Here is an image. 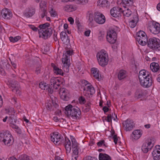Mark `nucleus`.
<instances>
[{
    "instance_id": "nucleus-1",
    "label": "nucleus",
    "mask_w": 160,
    "mask_h": 160,
    "mask_svg": "<svg viewBox=\"0 0 160 160\" xmlns=\"http://www.w3.org/2000/svg\"><path fill=\"white\" fill-rule=\"evenodd\" d=\"M62 83V82L61 79L57 78H52L50 81L49 86L44 82H41L40 83L39 87L42 89L47 90L50 93H52L53 89L56 90L58 87Z\"/></svg>"
},
{
    "instance_id": "nucleus-2",
    "label": "nucleus",
    "mask_w": 160,
    "mask_h": 160,
    "mask_svg": "<svg viewBox=\"0 0 160 160\" xmlns=\"http://www.w3.org/2000/svg\"><path fill=\"white\" fill-rule=\"evenodd\" d=\"M65 113L68 116L74 120L80 118L81 111L77 107L69 104L65 107Z\"/></svg>"
},
{
    "instance_id": "nucleus-3",
    "label": "nucleus",
    "mask_w": 160,
    "mask_h": 160,
    "mask_svg": "<svg viewBox=\"0 0 160 160\" xmlns=\"http://www.w3.org/2000/svg\"><path fill=\"white\" fill-rule=\"evenodd\" d=\"M40 29L38 30L39 37L44 39L50 37L52 33V28L49 23L46 22L40 24L39 26Z\"/></svg>"
},
{
    "instance_id": "nucleus-4",
    "label": "nucleus",
    "mask_w": 160,
    "mask_h": 160,
    "mask_svg": "<svg viewBox=\"0 0 160 160\" xmlns=\"http://www.w3.org/2000/svg\"><path fill=\"white\" fill-rule=\"evenodd\" d=\"M4 82L10 88H12L13 92H15L17 94L20 95V87L17 81L12 80L11 78H8L4 79Z\"/></svg>"
},
{
    "instance_id": "nucleus-5",
    "label": "nucleus",
    "mask_w": 160,
    "mask_h": 160,
    "mask_svg": "<svg viewBox=\"0 0 160 160\" xmlns=\"http://www.w3.org/2000/svg\"><path fill=\"white\" fill-rule=\"evenodd\" d=\"M97 57L99 65L104 67L107 65L108 61V56L105 51L102 50L98 52Z\"/></svg>"
},
{
    "instance_id": "nucleus-6",
    "label": "nucleus",
    "mask_w": 160,
    "mask_h": 160,
    "mask_svg": "<svg viewBox=\"0 0 160 160\" xmlns=\"http://www.w3.org/2000/svg\"><path fill=\"white\" fill-rule=\"evenodd\" d=\"M148 46L153 50H160V41L156 38H151L148 40Z\"/></svg>"
},
{
    "instance_id": "nucleus-7",
    "label": "nucleus",
    "mask_w": 160,
    "mask_h": 160,
    "mask_svg": "<svg viewBox=\"0 0 160 160\" xmlns=\"http://www.w3.org/2000/svg\"><path fill=\"white\" fill-rule=\"evenodd\" d=\"M117 34L115 31L113 29H110L107 32L106 38L107 41L111 43H114L117 39Z\"/></svg>"
},
{
    "instance_id": "nucleus-8",
    "label": "nucleus",
    "mask_w": 160,
    "mask_h": 160,
    "mask_svg": "<svg viewBox=\"0 0 160 160\" xmlns=\"http://www.w3.org/2000/svg\"><path fill=\"white\" fill-rule=\"evenodd\" d=\"M83 95L86 98H90L95 92V90L93 86L89 84L86 86L83 89Z\"/></svg>"
},
{
    "instance_id": "nucleus-9",
    "label": "nucleus",
    "mask_w": 160,
    "mask_h": 160,
    "mask_svg": "<svg viewBox=\"0 0 160 160\" xmlns=\"http://www.w3.org/2000/svg\"><path fill=\"white\" fill-rule=\"evenodd\" d=\"M149 29L152 33L157 34L160 32V25L158 23L153 22L149 26Z\"/></svg>"
},
{
    "instance_id": "nucleus-10",
    "label": "nucleus",
    "mask_w": 160,
    "mask_h": 160,
    "mask_svg": "<svg viewBox=\"0 0 160 160\" xmlns=\"http://www.w3.org/2000/svg\"><path fill=\"white\" fill-rule=\"evenodd\" d=\"M69 58L66 55L62 58V62L63 63L62 69L66 72H68L69 71Z\"/></svg>"
},
{
    "instance_id": "nucleus-11",
    "label": "nucleus",
    "mask_w": 160,
    "mask_h": 160,
    "mask_svg": "<svg viewBox=\"0 0 160 160\" xmlns=\"http://www.w3.org/2000/svg\"><path fill=\"white\" fill-rule=\"evenodd\" d=\"M94 19L97 23L100 24L104 23L105 21V18L104 16L99 12L95 13Z\"/></svg>"
},
{
    "instance_id": "nucleus-12",
    "label": "nucleus",
    "mask_w": 160,
    "mask_h": 160,
    "mask_svg": "<svg viewBox=\"0 0 160 160\" xmlns=\"http://www.w3.org/2000/svg\"><path fill=\"white\" fill-rule=\"evenodd\" d=\"M59 94L62 99L65 101L68 100L69 97V92L66 88H60L59 89Z\"/></svg>"
},
{
    "instance_id": "nucleus-13",
    "label": "nucleus",
    "mask_w": 160,
    "mask_h": 160,
    "mask_svg": "<svg viewBox=\"0 0 160 160\" xmlns=\"http://www.w3.org/2000/svg\"><path fill=\"white\" fill-rule=\"evenodd\" d=\"M139 82L141 86L146 88L150 87L152 83V80L149 76L140 81Z\"/></svg>"
},
{
    "instance_id": "nucleus-14",
    "label": "nucleus",
    "mask_w": 160,
    "mask_h": 160,
    "mask_svg": "<svg viewBox=\"0 0 160 160\" xmlns=\"http://www.w3.org/2000/svg\"><path fill=\"white\" fill-rule=\"evenodd\" d=\"M123 125L126 131L131 130L134 126L133 122L128 119L124 121L123 123Z\"/></svg>"
},
{
    "instance_id": "nucleus-15",
    "label": "nucleus",
    "mask_w": 160,
    "mask_h": 160,
    "mask_svg": "<svg viewBox=\"0 0 160 160\" xmlns=\"http://www.w3.org/2000/svg\"><path fill=\"white\" fill-rule=\"evenodd\" d=\"M122 12V8H116L115 7L112 8L110 11L111 15L114 17L117 18L121 15Z\"/></svg>"
},
{
    "instance_id": "nucleus-16",
    "label": "nucleus",
    "mask_w": 160,
    "mask_h": 160,
    "mask_svg": "<svg viewBox=\"0 0 160 160\" xmlns=\"http://www.w3.org/2000/svg\"><path fill=\"white\" fill-rule=\"evenodd\" d=\"M35 8L30 6L26 9L24 12V16L27 18L31 17L35 13Z\"/></svg>"
},
{
    "instance_id": "nucleus-17",
    "label": "nucleus",
    "mask_w": 160,
    "mask_h": 160,
    "mask_svg": "<svg viewBox=\"0 0 160 160\" xmlns=\"http://www.w3.org/2000/svg\"><path fill=\"white\" fill-rule=\"evenodd\" d=\"M142 134V133L140 130H136L132 132L131 137L132 139L137 140L141 137Z\"/></svg>"
},
{
    "instance_id": "nucleus-18",
    "label": "nucleus",
    "mask_w": 160,
    "mask_h": 160,
    "mask_svg": "<svg viewBox=\"0 0 160 160\" xmlns=\"http://www.w3.org/2000/svg\"><path fill=\"white\" fill-rule=\"evenodd\" d=\"M60 35L61 39L63 43H66V45H68V44L69 43L70 40L66 32H62Z\"/></svg>"
},
{
    "instance_id": "nucleus-19",
    "label": "nucleus",
    "mask_w": 160,
    "mask_h": 160,
    "mask_svg": "<svg viewBox=\"0 0 160 160\" xmlns=\"http://www.w3.org/2000/svg\"><path fill=\"white\" fill-rule=\"evenodd\" d=\"M1 13L2 17L5 19H10L12 16V13L8 10V9H2Z\"/></svg>"
},
{
    "instance_id": "nucleus-20",
    "label": "nucleus",
    "mask_w": 160,
    "mask_h": 160,
    "mask_svg": "<svg viewBox=\"0 0 160 160\" xmlns=\"http://www.w3.org/2000/svg\"><path fill=\"white\" fill-rule=\"evenodd\" d=\"M50 138L51 139L54 140H55V139L57 140L63 139V138L62 135L59 132H53L50 134Z\"/></svg>"
},
{
    "instance_id": "nucleus-21",
    "label": "nucleus",
    "mask_w": 160,
    "mask_h": 160,
    "mask_svg": "<svg viewBox=\"0 0 160 160\" xmlns=\"http://www.w3.org/2000/svg\"><path fill=\"white\" fill-rule=\"evenodd\" d=\"M146 94V91L144 90H138L135 92V97L138 99L142 98Z\"/></svg>"
},
{
    "instance_id": "nucleus-22",
    "label": "nucleus",
    "mask_w": 160,
    "mask_h": 160,
    "mask_svg": "<svg viewBox=\"0 0 160 160\" xmlns=\"http://www.w3.org/2000/svg\"><path fill=\"white\" fill-rule=\"evenodd\" d=\"M149 76V75L148 74V72H147L145 70L143 69L141 70L139 72L138 75L139 81H140L143 79H144V78H147Z\"/></svg>"
},
{
    "instance_id": "nucleus-23",
    "label": "nucleus",
    "mask_w": 160,
    "mask_h": 160,
    "mask_svg": "<svg viewBox=\"0 0 160 160\" xmlns=\"http://www.w3.org/2000/svg\"><path fill=\"white\" fill-rule=\"evenodd\" d=\"M51 66L53 68L54 72L56 74H59L63 76V71L57 67L54 63L51 64Z\"/></svg>"
},
{
    "instance_id": "nucleus-24",
    "label": "nucleus",
    "mask_w": 160,
    "mask_h": 160,
    "mask_svg": "<svg viewBox=\"0 0 160 160\" xmlns=\"http://www.w3.org/2000/svg\"><path fill=\"white\" fill-rule=\"evenodd\" d=\"M97 3L98 6L101 7H107L110 4L109 2L107 0H99Z\"/></svg>"
},
{
    "instance_id": "nucleus-25",
    "label": "nucleus",
    "mask_w": 160,
    "mask_h": 160,
    "mask_svg": "<svg viewBox=\"0 0 160 160\" xmlns=\"http://www.w3.org/2000/svg\"><path fill=\"white\" fill-rule=\"evenodd\" d=\"M64 144L66 148L67 153H70L72 148L71 143L70 141H65Z\"/></svg>"
},
{
    "instance_id": "nucleus-26",
    "label": "nucleus",
    "mask_w": 160,
    "mask_h": 160,
    "mask_svg": "<svg viewBox=\"0 0 160 160\" xmlns=\"http://www.w3.org/2000/svg\"><path fill=\"white\" fill-rule=\"evenodd\" d=\"M99 160H111V157L106 153H100L99 155Z\"/></svg>"
},
{
    "instance_id": "nucleus-27",
    "label": "nucleus",
    "mask_w": 160,
    "mask_h": 160,
    "mask_svg": "<svg viewBox=\"0 0 160 160\" xmlns=\"http://www.w3.org/2000/svg\"><path fill=\"white\" fill-rule=\"evenodd\" d=\"M150 68L153 72H155L159 70V66L158 63L153 62L151 64Z\"/></svg>"
},
{
    "instance_id": "nucleus-28",
    "label": "nucleus",
    "mask_w": 160,
    "mask_h": 160,
    "mask_svg": "<svg viewBox=\"0 0 160 160\" xmlns=\"http://www.w3.org/2000/svg\"><path fill=\"white\" fill-rule=\"evenodd\" d=\"M109 137L110 139H113V140H120L123 139L122 134H120V136L118 137L115 134L114 132L111 133V135Z\"/></svg>"
},
{
    "instance_id": "nucleus-29",
    "label": "nucleus",
    "mask_w": 160,
    "mask_h": 160,
    "mask_svg": "<svg viewBox=\"0 0 160 160\" xmlns=\"http://www.w3.org/2000/svg\"><path fill=\"white\" fill-rule=\"evenodd\" d=\"M92 73L93 74V77L99 80V76L100 75L99 71L98 69L96 68H92L91 69Z\"/></svg>"
},
{
    "instance_id": "nucleus-30",
    "label": "nucleus",
    "mask_w": 160,
    "mask_h": 160,
    "mask_svg": "<svg viewBox=\"0 0 160 160\" xmlns=\"http://www.w3.org/2000/svg\"><path fill=\"white\" fill-rule=\"evenodd\" d=\"M4 137L2 140H12L13 139L12 136L9 131H6L4 132Z\"/></svg>"
},
{
    "instance_id": "nucleus-31",
    "label": "nucleus",
    "mask_w": 160,
    "mask_h": 160,
    "mask_svg": "<svg viewBox=\"0 0 160 160\" xmlns=\"http://www.w3.org/2000/svg\"><path fill=\"white\" fill-rule=\"evenodd\" d=\"M123 3L125 4L123 7L124 8H126L127 7H129L133 5V0H122Z\"/></svg>"
},
{
    "instance_id": "nucleus-32",
    "label": "nucleus",
    "mask_w": 160,
    "mask_h": 160,
    "mask_svg": "<svg viewBox=\"0 0 160 160\" xmlns=\"http://www.w3.org/2000/svg\"><path fill=\"white\" fill-rule=\"evenodd\" d=\"M137 40L138 42H139L141 38H142L145 36H146V34L144 32L142 31H140L137 33Z\"/></svg>"
},
{
    "instance_id": "nucleus-33",
    "label": "nucleus",
    "mask_w": 160,
    "mask_h": 160,
    "mask_svg": "<svg viewBox=\"0 0 160 160\" xmlns=\"http://www.w3.org/2000/svg\"><path fill=\"white\" fill-rule=\"evenodd\" d=\"M153 159L154 160H159L160 158V151L153 150L152 152Z\"/></svg>"
},
{
    "instance_id": "nucleus-34",
    "label": "nucleus",
    "mask_w": 160,
    "mask_h": 160,
    "mask_svg": "<svg viewBox=\"0 0 160 160\" xmlns=\"http://www.w3.org/2000/svg\"><path fill=\"white\" fill-rule=\"evenodd\" d=\"M75 0H62V1L63 2H72ZM77 3L78 4L82 5H85L88 2V0H76Z\"/></svg>"
},
{
    "instance_id": "nucleus-35",
    "label": "nucleus",
    "mask_w": 160,
    "mask_h": 160,
    "mask_svg": "<svg viewBox=\"0 0 160 160\" xmlns=\"http://www.w3.org/2000/svg\"><path fill=\"white\" fill-rule=\"evenodd\" d=\"M138 22V19L136 16L133 19H132L129 22V25L132 28L135 27L137 23Z\"/></svg>"
},
{
    "instance_id": "nucleus-36",
    "label": "nucleus",
    "mask_w": 160,
    "mask_h": 160,
    "mask_svg": "<svg viewBox=\"0 0 160 160\" xmlns=\"http://www.w3.org/2000/svg\"><path fill=\"white\" fill-rule=\"evenodd\" d=\"M124 9H123L122 8V13L124 16H126V17H129L132 14V12L129 9L128 7H127L126 8H124Z\"/></svg>"
},
{
    "instance_id": "nucleus-37",
    "label": "nucleus",
    "mask_w": 160,
    "mask_h": 160,
    "mask_svg": "<svg viewBox=\"0 0 160 160\" xmlns=\"http://www.w3.org/2000/svg\"><path fill=\"white\" fill-rule=\"evenodd\" d=\"M127 76L126 72L125 71L123 70H120L118 73V78L120 80L125 78Z\"/></svg>"
},
{
    "instance_id": "nucleus-38",
    "label": "nucleus",
    "mask_w": 160,
    "mask_h": 160,
    "mask_svg": "<svg viewBox=\"0 0 160 160\" xmlns=\"http://www.w3.org/2000/svg\"><path fill=\"white\" fill-rule=\"evenodd\" d=\"M148 38L147 37V35L145 36L142 38H141L139 42H138L141 45L144 46L148 43Z\"/></svg>"
},
{
    "instance_id": "nucleus-39",
    "label": "nucleus",
    "mask_w": 160,
    "mask_h": 160,
    "mask_svg": "<svg viewBox=\"0 0 160 160\" xmlns=\"http://www.w3.org/2000/svg\"><path fill=\"white\" fill-rule=\"evenodd\" d=\"M143 145H145L146 148H148V149H151L154 146L153 143H152L151 141H147V142L144 143Z\"/></svg>"
},
{
    "instance_id": "nucleus-40",
    "label": "nucleus",
    "mask_w": 160,
    "mask_h": 160,
    "mask_svg": "<svg viewBox=\"0 0 160 160\" xmlns=\"http://www.w3.org/2000/svg\"><path fill=\"white\" fill-rule=\"evenodd\" d=\"M14 141H0L1 144L8 146L12 145Z\"/></svg>"
},
{
    "instance_id": "nucleus-41",
    "label": "nucleus",
    "mask_w": 160,
    "mask_h": 160,
    "mask_svg": "<svg viewBox=\"0 0 160 160\" xmlns=\"http://www.w3.org/2000/svg\"><path fill=\"white\" fill-rule=\"evenodd\" d=\"M64 10L68 12H71L75 9L72 5H67L64 7Z\"/></svg>"
},
{
    "instance_id": "nucleus-42",
    "label": "nucleus",
    "mask_w": 160,
    "mask_h": 160,
    "mask_svg": "<svg viewBox=\"0 0 160 160\" xmlns=\"http://www.w3.org/2000/svg\"><path fill=\"white\" fill-rule=\"evenodd\" d=\"M21 38V37L19 36H17L14 38L12 37H10L9 38V40L11 42H14L18 41Z\"/></svg>"
},
{
    "instance_id": "nucleus-43",
    "label": "nucleus",
    "mask_w": 160,
    "mask_h": 160,
    "mask_svg": "<svg viewBox=\"0 0 160 160\" xmlns=\"http://www.w3.org/2000/svg\"><path fill=\"white\" fill-rule=\"evenodd\" d=\"M46 2L44 0L42 1L40 3V10L43 9H47L46 7Z\"/></svg>"
},
{
    "instance_id": "nucleus-44",
    "label": "nucleus",
    "mask_w": 160,
    "mask_h": 160,
    "mask_svg": "<svg viewBox=\"0 0 160 160\" xmlns=\"http://www.w3.org/2000/svg\"><path fill=\"white\" fill-rule=\"evenodd\" d=\"M18 160H30V158L27 155L24 154L19 156Z\"/></svg>"
},
{
    "instance_id": "nucleus-45",
    "label": "nucleus",
    "mask_w": 160,
    "mask_h": 160,
    "mask_svg": "<svg viewBox=\"0 0 160 160\" xmlns=\"http://www.w3.org/2000/svg\"><path fill=\"white\" fill-rule=\"evenodd\" d=\"M79 102L80 104H84L86 102L85 98L83 96H82L78 98Z\"/></svg>"
},
{
    "instance_id": "nucleus-46",
    "label": "nucleus",
    "mask_w": 160,
    "mask_h": 160,
    "mask_svg": "<svg viewBox=\"0 0 160 160\" xmlns=\"http://www.w3.org/2000/svg\"><path fill=\"white\" fill-rule=\"evenodd\" d=\"M47 10L45 9H43L40 10V12L41 13L40 16L42 18H43L47 14Z\"/></svg>"
},
{
    "instance_id": "nucleus-47",
    "label": "nucleus",
    "mask_w": 160,
    "mask_h": 160,
    "mask_svg": "<svg viewBox=\"0 0 160 160\" xmlns=\"http://www.w3.org/2000/svg\"><path fill=\"white\" fill-rule=\"evenodd\" d=\"M73 53V51L72 49H68L64 53V55L63 56V58L65 56V55H67L68 57L69 58V56L72 54Z\"/></svg>"
},
{
    "instance_id": "nucleus-48",
    "label": "nucleus",
    "mask_w": 160,
    "mask_h": 160,
    "mask_svg": "<svg viewBox=\"0 0 160 160\" xmlns=\"http://www.w3.org/2000/svg\"><path fill=\"white\" fill-rule=\"evenodd\" d=\"M72 142V148H78L79 144L76 142V141H71Z\"/></svg>"
},
{
    "instance_id": "nucleus-49",
    "label": "nucleus",
    "mask_w": 160,
    "mask_h": 160,
    "mask_svg": "<svg viewBox=\"0 0 160 160\" xmlns=\"http://www.w3.org/2000/svg\"><path fill=\"white\" fill-rule=\"evenodd\" d=\"M145 145H142V151L144 153H147L148 151L151 149H148V148H146V146Z\"/></svg>"
},
{
    "instance_id": "nucleus-50",
    "label": "nucleus",
    "mask_w": 160,
    "mask_h": 160,
    "mask_svg": "<svg viewBox=\"0 0 160 160\" xmlns=\"http://www.w3.org/2000/svg\"><path fill=\"white\" fill-rule=\"evenodd\" d=\"M43 69L42 67L41 66H39L36 68L35 70V73L38 74L40 73L41 71Z\"/></svg>"
},
{
    "instance_id": "nucleus-51",
    "label": "nucleus",
    "mask_w": 160,
    "mask_h": 160,
    "mask_svg": "<svg viewBox=\"0 0 160 160\" xmlns=\"http://www.w3.org/2000/svg\"><path fill=\"white\" fill-rule=\"evenodd\" d=\"M49 12L51 16L55 17L57 15V13L56 12L53 10L52 8H51Z\"/></svg>"
},
{
    "instance_id": "nucleus-52",
    "label": "nucleus",
    "mask_w": 160,
    "mask_h": 160,
    "mask_svg": "<svg viewBox=\"0 0 160 160\" xmlns=\"http://www.w3.org/2000/svg\"><path fill=\"white\" fill-rule=\"evenodd\" d=\"M70 139L71 140H75V138L72 135H69L68 137H65V140H69Z\"/></svg>"
},
{
    "instance_id": "nucleus-53",
    "label": "nucleus",
    "mask_w": 160,
    "mask_h": 160,
    "mask_svg": "<svg viewBox=\"0 0 160 160\" xmlns=\"http://www.w3.org/2000/svg\"><path fill=\"white\" fill-rule=\"evenodd\" d=\"M78 148H72L73 155H78Z\"/></svg>"
},
{
    "instance_id": "nucleus-54",
    "label": "nucleus",
    "mask_w": 160,
    "mask_h": 160,
    "mask_svg": "<svg viewBox=\"0 0 160 160\" xmlns=\"http://www.w3.org/2000/svg\"><path fill=\"white\" fill-rule=\"evenodd\" d=\"M88 21L89 22L91 23L93 21V15L92 13H90L88 16Z\"/></svg>"
},
{
    "instance_id": "nucleus-55",
    "label": "nucleus",
    "mask_w": 160,
    "mask_h": 160,
    "mask_svg": "<svg viewBox=\"0 0 160 160\" xmlns=\"http://www.w3.org/2000/svg\"><path fill=\"white\" fill-rule=\"evenodd\" d=\"M83 160H97L95 158L90 156H88L84 158Z\"/></svg>"
},
{
    "instance_id": "nucleus-56",
    "label": "nucleus",
    "mask_w": 160,
    "mask_h": 160,
    "mask_svg": "<svg viewBox=\"0 0 160 160\" xmlns=\"http://www.w3.org/2000/svg\"><path fill=\"white\" fill-rule=\"evenodd\" d=\"M105 141H100L99 142H98L97 143V145L99 147H101L102 145H103L104 146H105Z\"/></svg>"
},
{
    "instance_id": "nucleus-57",
    "label": "nucleus",
    "mask_w": 160,
    "mask_h": 160,
    "mask_svg": "<svg viewBox=\"0 0 160 160\" xmlns=\"http://www.w3.org/2000/svg\"><path fill=\"white\" fill-rule=\"evenodd\" d=\"M90 104L91 103L88 102L86 105V111H88L89 110L90 108Z\"/></svg>"
},
{
    "instance_id": "nucleus-58",
    "label": "nucleus",
    "mask_w": 160,
    "mask_h": 160,
    "mask_svg": "<svg viewBox=\"0 0 160 160\" xmlns=\"http://www.w3.org/2000/svg\"><path fill=\"white\" fill-rule=\"evenodd\" d=\"M55 145H60L62 143V141H52Z\"/></svg>"
},
{
    "instance_id": "nucleus-59",
    "label": "nucleus",
    "mask_w": 160,
    "mask_h": 160,
    "mask_svg": "<svg viewBox=\"0 0 160 160\" xmlns=\"http://www.w3.org/2000/svg\"><path fill=\"white\" fill-rule=\"evenodd\" d=\"M29 27L35 31H37L38 29L37 28L35 27L34 26L32 25H30L29 26Z\"/></svg>"
},
{
    "instance_id": "nucleus-60",
    "label": "nucleus",
    "mask_w": 160,
    "mask_h": 160,
    "mask_svg": "<svg viewBox=\"0 0 160 160\" xmlns=\"http://www.w3.org/2000/svg\"><path fill=\"white\" fill-rule=\"evenodd\" d=\"M106 120L108 122H112V116L111 115H109L107 117Z\"/></svg>"
},
{
    "instance_id": "nucleus-61",
    "label": "nucleus",
    "mask_w": 160,
    "mask_h": 160,
    "mask_svg": "<svg viewBox=\"0 0 160 160\" xmlns=\"http://www.w3.org/2000/svg\"><path fill=\"white\" fill-rule=\"evenodd\" d=\"M68 21L70 22V23L71 24H73L74 22V20L71 17H69L68 19Z\"/></svg>"
},
{
    "instance_id": "nucleus-62",
    "label": "nucleus",
    "mask_w": 160,
    "mask_h": 160,
    "mask_svg": "<svg viewBox=\"0 0 160 160\" xmlns=\"http://www.w3.org/2000/svg\"><path fill=\"white\" fill-rule=\"evenodd\" d=\"M54 99H55V100H54L55 101H54L53 100H52V104L56 108L58 106V104H57V103L56 102V99L55 98H54Z\"/></svg>"
},
{
    "instance_id": "nucleus-63",
    "label": "nucleus",
    "mask_w": 160,
    "mask_h": 160,
    "mask_svg": "<svg viewBox=\"0 0 160 160\" xmlns=\"http://www.w3.org/2000/svg\"><path fill=\"white\" fill-rule=\"evenodd\" d=\"M102 109L105 113L108 112L109 110L107 106L104 107Z\"/></svg>"
},
{
    "instance_id": "nucleus-64",
    "label": "nucleus",
    "mask_w": 160,
    "mask_h": 160,
    "mask_svg": "<svg viewBox=\"0 0 160 160\" xmlns=\"http://www.w3.org/2000/svg\"><path fill=\"white\" fill-rule=\"evenodd\" d=\"M154 150H156L160 152V146L159 145H157L155 146V149Z\"/></svg>"
}]
</instances>
